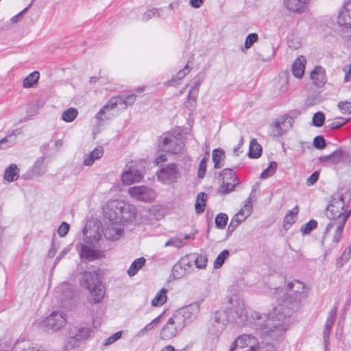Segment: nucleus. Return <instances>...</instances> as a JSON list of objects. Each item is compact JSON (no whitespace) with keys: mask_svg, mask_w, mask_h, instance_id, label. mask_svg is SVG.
<instances>
[{"mask_svg":"<svg viewBox=\"0 0 351 351\" xmlns=\"http://www.w3.org/2000/svg\"><path fill=\"white\" fill-rule=\"evenodd\" d=\"M104 236L107 240L113 241L123 236V223L134 221L137 211L132 204L121 200H112L106 203L104 208Z\"/></svg>","mask_w":351,"mask_h":351,"instance_id":"obj_1","label":"nucleus"},{"mask_svg":"<svg viewBox=\"0 0 351 351\" xmlns=\"http://www.w3.org/2000/svg\"><path fill=\"white\" fill-rule=\"evenodd\" d=\"M281 310L282 306L276 307L271 313L267 315L252 311L246 326L256 330L262 335L271 337L280 335L287 330V327L283 323L287 313H282Z\"/></svg>","mask_w":351,"mask_h":351,"instance_id":"obj_2","label":"nucleus"},{"mask_svg":"<svg viewBox=\"0 0 351 351\" xmlns=\"http://www.w3.org/2000/svg\"><path fill=\"white\" fill-rule=\"evenodd\" d=\"M200 306L192 303L177 310L168 319L160 331V337L169 340L176 337L187 324L195 320L199 315Z\"/></svg>","mask_w":351,"mask_h":351,"instance_id":"obj_3","label":"nucleus"},{"mask_svg":"<svg viewBox=\"0 0 351 351\" xmlns=\"http://www.w3.org/2000/svg\"><path fill=\"white\" fill-rule=\"evenodd\" d=\"M80 285L88 291L87 300L89 303H100L105 297L106 288L100 281L97 271H85L82 274Z\"/></svg>","mask_w":351,"mask_h":351,"instance_id":"obj_4","label":"nucleus"},{"mask_svg":"<svg viewBox=\"0 0 351 351\" xmlns=\"http://www.w3.org/2000/svg\"><path fill=\"white\" fill-rule=\"evenodd\" d=\"M351 199L350 191L346 190L344 193L334 197L326 210V215L330 220H341L346 217V221L351 214V208L348 209L347 202Z\"/></svg>","mask_w":351,"mask_h":351,"instance_id":"obj_5","label":"nucleus"},{"mask_svg":"<svg viewBox=\"0 0 351 351\" xmlns=\"http://www.w3.org/2000/svg\"><path fill=\"white\" fill-rule=\"evenodd\" d=\"M136 96L134 94L125 96H116L110 99V100L104 105L95 116V119L99 121L110 118V112L114 108L121 106L125 108L128 106H132L136 101Z\"/></svg>","mask_w":351,"mask_h":351,"instance_id":"obj_6","label":"nucleus"},{"mask_svg":"<svg viewBox=\"0 0 351 351\" xmlns=\"http://www.w3.org/2000/svg\"><path fill=\"white\" fill-rule=\"evenodd\" d=\"M277 294H285V302H298L306 298L308 295V291L305 285L299 280H294L287 284L285 290L282 288L276 289Z\"/></svg>","mask_w":351,"mask_h":351,"instance_id":"obj_7","label":"nucleus"},{"mask_svg":"<svg viewBox=\"0 0 351 351\" xmlns=\"http://www.w3.org/2000/svg\"><path fill=\"white\" fill-rule=\"evenodd\" d=\"M93 335V330L86 326H76L70 328L65 351H71ZM75 351V350H74Z\"/></svg>","mask_w":351,"mask_h":351,"instance_id":"obj_8","label":"nucleus"},{"mask_svg":"<svg viewBox=\"0 0 351 351\" xmlns=\"http://www.w3.org/2000/svg\"><path fill=\"white\" fill-rule=\"evenodd\" d=\"M158 147L172 154H182L184 150L182 141L171 133L161 135L158 139Z\"/></svg>","mask_w":351,"mask_h":351,"instance_id":"obj_9","label":"nucleus"},{"mask_svg":"<svg viewBox=\"0 0 351 351\" xmlns=\"http://www.w3.org/2000/svg\"><path fill=\"white\" fill-rule=\"evenodd\" d=\"M181 177V171L176 163L163 165L157 172L158 181L165 184H172Z\"/></svg>","mask_w":351,"mask_h":351,"instance_id":"obj_10","label":"nucleus"},{"mask_svg":"<svg viewBox=\"0 0 351 351\" xmlns=\"http://www.w3.org/2000/svg\"><path fill=\"white\" fill-rule=\"evenodd\" d=\"M231 319L230 315L225 310L215 312L210 319L208 332L213 335L218 337L225 329L226 325Z\"/></svg>","mask_w":351,"mask_h":351,"instance_id":"obj_11","label":"nucleus"},{"mask_svg":"<svg viewBox=\"0 0 351 351\" xmlns=\"http://www.w3.org/2000/svg\"><path fill=\"white\" fill-rule=\"evenodd\" d=\"M66 316L60 311L53 312L40 324V327L46 332H56L66 324Z\"/></svg>","mask_w":351,"mask_h":351,"instance_id":"obj_12","label":"nucleus"},{"mask_svg":"<svg viewBox=\"0 0 351 351\" xmlns=\"http://www.w3.org/2000/svg\"><path fill=\"white\" fill-rule=\"evenodd\" d=\"M128 192L131 198L143 202H151L156 197V191L144 185L130 187Z\"/></svg>","mask_w":351,"mask_h":351,"instance_id":"obj_13","label":"nucleus"},{"mask_svg":"<svg viewBox=\"0 0 351 351\" xmlns=\"http://www.w3.org/2000/svg\"><path fill=\"white\" fill-rule=\"evenodd\" d=\"M293 121V117L287 114L278 117L271 125L273 136L278 137L286 134L292 128Z\"/></svg>","mask_w":351,"mask_h":351,"instance_id":"obj_14","label":"nucleus"},{"mask_svg":"<svg viewBox=\"0 0 351 351\" xmlns=\"http://www.w3.org/2000/svg\"><path fill=\"white\" fill-rule=\"evenodd\" d=\"M230 311V317L232 321L241 326L247 325L250 315L243 301H237Z\"/></svg>","mask_w":351,"mask_h":351,"instance_id":"obj_15","label":"nucleus"},{"mask_svg":"<svg viewBox=\"0 0 351 351\" xmlns=\"http://www.w3.org/2000/svg\"><path fill=\"white\" fill-rule=\"evenodd\" d=\"M100 236L97 235L93 238V243L88 245L85 243H79L77 249L81 258L91 261L99 258V253L96 250V244L98 243Z\"/></svg>","mask_w":351,"mask_h":351,"instance_id":"obj_16","label":"nucleus"},{"mask_svg":"<svg viewBox=\"0 0 351 351\" xmlns=\"http://www.w3.org/2000/svg\"><path fill=\"white\" fill-rule=\"evenodd\" d=\"M232 346L245 351H258V341L254 336L242 335L232 342Z\"/></svg>","mask_w":351,"mask_h":351,"instance_id":"obj_17","label":"nucleus"},{"mask_svg":"<svg viewBox=\"0 0 351 351\" xmlns=\"http://www.w3.org/2000/svg\"><path fill=\"white\" fill-rule=\"evenodd\" d=\"M330 221L327 224L324 234L329 233L332 230H334V234L332 237V241L335 243H339L341 239L343 228L345 224L346 223V217H343V218L340 219V221L337 220H330Z\"/></svg>","mask_w":351,"mask_h":351,"instance_id":"obj_18","label":"nucleus"},{"mask_svg":"<svg viewBox=\"0 0 351 351\" xmlns=\"http://www.w3.org/2000/svg\"><path fill=\"white\" fill-rule=\"evenodd\" d=\"M143 178V173L134 167H127L121 173V181L125 185L139 182Z\"/></svg>","mask_w":351,"mask_h":351,"instance_id":"obj_19","label":"nucleus"},{"mask_svg":"<svg viewBox=\"0 0 351 351\" xmlns=\"http://www.w3.org/2000/svg\"><path fill=\"white\" fill-rule=\"evenodd\" d=\"M337 313V307H333L328 313L327 319L324 326L323 331V339L326 349L329 343V337L330 334L331 328L335 322Z\"/></svg>","mask_w":351,"mask_h":351,"instance_id":"obj_20","label":"nucleus"},{"mask_svg":"<svg viewBox=\"0 0 351 351\" xmlns=\"http://www.w3.org/2000/svg\"><path fill=\"white\" fill-rule=\"evenodd\" d=\"M62 145L63 141L61 139L51 140L49 142L45 143L41 147V151L44 156L46 158L56 154L62 147Z\"/></svg>","mask_w":351,"mask_h":351,"instance_id":"obj_21","label":"nucleus"},{"mask_svg":"<svg viewBox=\"0 0 351 351\" xmlns=\"http://www.w3.org/2000/svg\"><path fill=\"white\" fill-rule=\"evenodd\" d=\"M338 23L346 28L351 27V0H349L338 16Z\"/></svg>","mask_w":351,"mask_h":351,"instance_id":"obj_22","label":"nucleus"},{"mask_svg":"<svg viewBox=\"0 0 351 351\" xmlns=\"http://www.w3.org/2000/svg\"><path fill=\"white\" fill-rule=\"evenodd\" d=\"M284 4L290 12L302 13L307 5V0H284Z\"/></svg>","mask_w":351,"mask_h":351,"instance_id":"obj_23","label":"nucleus"},{"mask_svg":"<svg viewBox=\"0 0 351 351\" xmlns=\"http://www.w3.org/2000/svg\"><path fill=\"white\" fill-rule=\"evenodd\" d=\"M311 78L315 86L322 87L326 82L324 69L322 66H316L311 73Z\"/></svg>","mask_w":351,"mask_h":351,"instance_id":"obj_24","label":"nucleus"},{"mask_svg":"<svg viewBox=\"0 0 351 351\" xmlns=\"http://www.w3.org/2000/svg\"><path fill=\"white\" fill-rule=\"evenodd\" d=\"M306 58L304 56L298 57L292 66V73L298 78H301L304 72Z\"/></svg>","mask_w":351,"mask_h":351,"instance_id":"obj_25","label":"nucleus"},{"mask_svg":"<svg viewBox=\"0 0 351 351\" xmlns=\"http://www.w3.org/2000/svg\"><path fill=\"white\" fill-rule=\"evenodd\" d=\"M104 154L102 147H97L92 152L86 156L84 159V165L86 166H91L95 160L99 159Z\"/></svg>","mask_w":351,"mask_h":351,"instance_id":"obj_26","label":"nucleus"},{"mask_svg":"<svg viewBox=\"0 0 351 351\" xmlns=\"http://www.w3.org/2000/svg\"><path fill=\"white\" fill-rule=\"evenodd\" d=\"M190 69L188 65L185 66L183 69L178 71L176 76L165 82L166 86H177L180 84L182 79L189 73Z\"/></svg>","mask_w":351,"mask_h":351,"instance_id":"obj_27","label":"nucleus"},{"mask_svg":"<svg viewBox=\"0 0 351 351\" xmlns=\"http://www.w3.org/2000/svg\"><path fill=\"white\" fill-rule=\"evenodd\" d=\"M252 204L250 200V198H248L243 206L241 208V210L234 215V217L241 221H243L247 217H248L252 213Z\"/></svg>","mask_w":351,"mask_h":351,"instance_id":"obj_28","label":"nucleus"},{"mask_svg":"<svg viewBox=\"0 0 351 351\" xmlns=\"http://www.w3.org/2000/svg\"><path fill=\"white\" fill-rule=\"evenodd\" d=\"M4 179L8 182H13L19 178V169L15 164H11L5 171Z\"/></svg>","mask_w":351,"mask_h":351,"instance_id":"obj_29","label":"nucleus"},{"mask_svg":"<svg viewBox=\"0 0 351 351\" xmlns=\"http://www.w3.org/2000/svg\"><path fill=\"white\" fill-rule=\"evenodd\" d=\"M45 156L38 158L34 162L32 173L35 176H41L46 171V166L45 165Z\"/></svg>","mask_w":351,"mask_h":351,"instance_id":"obj_30","label":"nucleus"},{"mask_svg":"<svg viewBox=\"0 0 351 351\" xmlns=\"http://www.w3.org/2000/svg\"><path fill=\"white\" fill-rule=\"evenodd\" d=\"M146 260L143 257L134 260L128 269V274L130 276H134L145 264Z\"/></svg>","mask_w":351,"mask_h":351,"instance_id":"obj_31","label":"nucleus"},{"mask_svg":"<svg viewBox=\"0 0 351 351\" xmlns=\"http://www.w3.org/2000/svg\"><path fill=\"white\" fill-rule=\"evenodd\" d=\"M213 161L215 169H220L223 166L221 163L225 159V152L221 149H215L213 152Z\"/></svg>","mask_w":351,"mask_h":351,"instance_id":"obj_32","label":"nucleus"},{"mask_svg":"<svg viewBox=\"0 0 351 351\" xmlns=\"http://www.w3.org/2000/svg\"><path fill=\"white\" fill-rule=\"evenodd\" d=\"M167 292L166 289H161L152 300V305L153 306H160L163 305L167 301Z\"/></svg>","mask_w":351,"mask_h":351,"instance_id":"obj_33","label":"nucleus"},{"mask_svg":"<svg viewBox=\"0 0 351 351\" xmlns=\"http://www.w3.org/2000/svg\"><path fill=\"white\" fill-rule=\"evenodd\" d=\"M58 289L61 292L62 300L71 298L74 295L73 287L66 282L61 284Z\"/></svg>","mask_w":351,"mask_h":351,"instance_id":"obj_34","label":"nucleus"},{"mask_svg":"<svg viewBox=\"0 0 351 351\" xmlns=\"http://www.w3.org/2000/svg\"><path fill=\"white\" fill-rule=\"evenodd\" d=\"M262 147L257 143L256 139L251 141L250 144V149L248 152L249 157L252 158H258L261 155Z\"/></svg>","mask_w":351,"mask_h":351,"instance_id":"obj_35","label":"nucleus"},{"mask_svg":"<svg viewBox=\"0 0 351 351\" xmlns=\"http://www.w3.org/2000/svg\"><path fill=\"white\" fill-rule=\"evenodd\" d=\"M207 195L205 193H200L197 195L195 204V212L200 214L204 212L206 206Z\"/></svg>","mask_w":351,"mask_h":351,"instance_id":"obj_36","label":"nucleus"},{"mask_svg":"<svg viewBox=\"0 0 351 351\" xmlns=\"http://www.w3.org/2000/svg\"><path fill=\"white\" fill-rule=\"evenodd\" d=\"M40 77L39 72L34 71L29 74L24 80L23 82V86L25 88H30L36 84Z\"/></svg>","mask_w":351,"mask_h":351,"instance_id":"obj_37","label":"nucleus"},{"mask_svg":"<svg viewBox=\"0 0 351 351\" xmlns=\"http://www.w3.org/2000/svg\"><path fill=\"white\" fill-rule=\"evenodd\" d=\"M161 317H162V315H160L158 316L157 317H156L155 319H154L151 322L147 324L143 328H142L141 330H139L137 333V335L138 337H143L145 335V334H146L149 331L152 330L154 328H155L158 325V324L160 322Z\"/></svg>","mask_w":351,"mask_h":351,"instance_id":"obj_38","label":"nucleus"},{"mask_svg":"<svg viewBox=\"0 0 351 351\" xmlns=\"http://www.w3.org/2000/svg\"><path fill=\"white\" fill-rule=\"evenodd\" d=\"M78 114L77 109L69 108L62 114L61 119L65 122L70 123L75 120Z\"/></svg>","mask_w":351,"mask_h":351,"instance_id":"obj_39","label":"nucleus"},{"mask_svg":"<svg viewBox=\"0 0 351 351\" xmlns=\"http://www.w3.org/2000/svg\"><path fill=\"white\" fill-rule=\"evenodd\" d=\"M223 184L219 189V193L221 194L229 193L234 191L236 185L238 184V182H232L228 181L226 180H222Z\"/></svg>","mask_w":351,"mask_h":351,"instance_id":"obj_40","label":"nucleus"},{"mask_svg":"<svg viewBox=\"0 0 351 351\" xmlns=\"http://www.w3.org/2000/svg\"><path fill=\"white\" fill-rule=\"evenodd\" d=\"M13 351H40L36 347L31 346L25 341H18L14 347Z\"/></svg>","mask_w":351,"mask_h":351,"instance_id":"obj_41","label":"nucleus"},{"mask_svg":"<svg viewBox=\"0 0 351 351\" xmlns=\"http://www.w3.org/2000/svg\"><path fill=\"white\" fill-rule=\"evenodd\" d=\"M297 217L294 215L293 210H290L285 217L283 222V228L288 230L295 222Z\"/></svg>","mask_w":351,"mask_h":351,"instance_id":"obj_42","label":"nucleus"},{"mask_svg":"<svg viewBox=\"0 0 351 351\" xmlns=\"http://www.w3.org/2000/svg\"><path fill=\"white\" fill-rule=\"evenodd\" d=\"M258 40V36L256 33H251L247 36L245 40L244 49H242L244 51L245 49H249L252 47L254 43Z\"/></svg>","mask_w":351,"mask_h":351,"instance_id":"obj_43","label":"nucleus"},{"mask_svg":"<svg viewBox=\"0 0 351 351\" xmlns=\"http://www.w3.org/2000/svg\"><path fill=\"white\" fill-rule=\"evenodd\" d=\"M278 164L276 162H270L269 167L264 170L261 174V179H266L271 176H273L277 169Z\"/></svg>","mask_w":351,"mask_h":351,"instance_id":"obj_44","label":"nucleus"},{"mask_svg":"<svg viewBox=\"0 0 351 351\" xmlns=\"http://www.w3.org/2000/svg\"><path fill=\"white\" fill-rule=\"evenodd\" d=\"M186 244L184 239L178 237H172L169 239L165 244V247L173 246L177 248H180Z\"/></svg>","mask_w":351,"mask_h":351,"instance_id":"obj_45","label":"nucleus"},{"mask_svg":"<svg viewBox=\"0 0 351 351\" xmlns=\"http://www.w3.org/2000/svg\"><path fill=\"white\" fill-rule=\"evenodd\" d=\"M228 256L229 251L228 250H223L215 259L214 262V267L216 269L221 267Z\"/></svg>","mask_w":351,"mask_h":351,"instance_id":"obj_46","label":"nucleus"},{"mask_svg":"<svg viewBox=\"0 0 351 351\" xmlns=\"http://www.w3.org/2000/svg\"><path fill=\"white\" fill-rule=\"evenodd\" d=\"M220 176L222 177V180H226L228 181L235 182L237 180V176L231 169H226L223 170L221 173Z\"/></svg>","mask_w":351,"mask_h":351,"instance_id":"obj_47","label":"nucleus"},{"mask_svg":"<svg viewBox=\"0 0 351 351\" xmlns=\"http://www.w3.org/2000/svg\"><path fill=\"white\" fill-rule=\"evenodd\" d=\"M228 215L225 213L218 214L215 218V224L218 228L223 229L228 221Z\"/></svg>","mask_w":351,"mask_h":351,"instance_id":"obj_48","label":"nucleus"},{"mask_svg":"<svg viewBox=\"0 0 351 351\" xmlns=\"http://www.w3.org/2000/svg\"><path fill=\"white\" fill-rule=\"evenodd\" d=\"M348 121V119L343 117H337L328 123V127L330 129H338L342 125H345Z\"/></svg>","mask_w":351,"mask_h":351,"instance_id":"obj_49","label":"nucleus"},{"mask_svg":"<svg viewBox=\"0 0 351 351\" xmlns=\"http://www.w3.org/2000/svg\"><path fill=\"white\" fill-rule=\"evenodd\" d=\"M208 160V156H204V158L201 160V161L199 162L198 171H197V177L199 178L202 179L205 176V173L206 171V162H207Z\"/></svg>","mask_w":351,"mask_h":351,"instance_id":"obj_50","label":"nucleus"},{"mask_svg":"<svg viewBox=\"0 0 351 351\" xmlns=\"http://www.w3.org/2000/svg\"><path fill=\"white\" fill-rule=\"evenodd\" d=\"M325 121V116L322 112H316L312 119V123L316 127H321L323 125Z\"/></svg>","mask_w":351,"mask_h":351,"instance_id":"obj_51","label":"nucleus"},{"mask_svg":"<svg viewBox=\"0 0 351 351\" xmlns=\"http://www.w3.org/2000/svg\"><path fill=\"white\" fill-rule=\"evenodd\" d=\"M317 226V221L311 219L301 228V231L304 234H309L313 230L316 228Z\"/></svg>","mask_w":351,"mask_h":351,"instance_id":"obj_52","label":"nucleus"},{"mask_svg":"<svg viewBox=\"0 0 351 351\" xmlns=\"http://www.w3.org/2000/svg\"><path fill=\"white\" fill-rule=\"evenodd\" d=\"M173 274L176 278H181L186 274V271L178 264H176L173 267Z\"/></svg>","mask_w":351,"mask_h":351,"instance_id":"obj_53","label":"nucleus"},{"mask_svg":"<svg viewBox=\"0 0 351 351\" xmlns=\"http://www.w3.org/2000/svg\"><path fill=\"white\" fill-rule=\"evenodd\" d=\"M339 110L343 114H350L351 113V102L350 101H340L337 105Z\"/></svg>","mask_w":351,"mask_h":351,"instance_id":"obj_54","label":"nucleus"},{"mask_svg":"<svg viewBox=\"0 0 351 351\" xmlns=\"http://www.w3.org/2000/svg\"><path fill=\"white\" fill-rule=\"evenodd\" d=\"M207 258L204 255H199L194 261L195 265L198 269H204L207 264Z\"/></svg>","mask_w":351,"mask_h":351,"instance_id":"obj_55","label":"nucleus"},{"mask_svg":"<svg viewBox=\"0 0 351 351\" xmlns=\"http://www.w3.org/2000/svg\"><path fill=\"white\" fill-rule=\"evenodd\" d=\"M156 16L158 17V16H160V14L158 13V10L154 8V9L148 10L147 11H146L143 14V15L142 16V19L144 21H147L148 20H149L154 17H156Z\"/></svg>","mask_w":351,"mask_h":351,"instance_id":"obj_56","label":"nucleus"},{"mask_svg":"<svg viewBox=\"0 0 351 351\" xmlns=\"http://www.w3.org/2000/svg\"><path fill=\"white\" fill-rule=\"evenodd\" d=\"M343 156V152L342 149H338L335 150L330 154L331 163L335 164V163L339 162L341 161V160L342 159Z\"/></svg>","mask_w":351,"mask_h":351,"instance_id":"obj_57","label":"nucleus"},{"mask_svg":"<svg viewBox=\"0 0 351 351\" xmlns=\"http://www.w3.org/2000/svg\"><path fill=\"white\" fill-rule=\"evenodd\" d=\"M313 145L318 149H322L326 146V141L323 136H317L313 140Z\"/></svg>","mask_w":351,"mask_h":351,"instance_id":"obj_58","label":"nucleus"},{"mask_svg":"<svg viewBox=\"0 0 351 351\" xmlns=\"http://www.w3.org/2000/svg\"><path fill=\"white\" fill-rule=\"evenodd\" d=\"M121 335H122V332L121 331L115 332L114 334L110 336L108 339H106V340L104 343V344L105 346H108V345L113 343L114 342H115L116 341H117L118 339H119L121 338Z\"/></svg>","mask_w":351,"mask_h":351,"instance_id":"obj_59","label":"nucleus"},{"mask_svg":"<svg viewBox=\"0 0 351 351\" xmlns=\"http://www.w3.org/2000/svg\"><path fill=\"white\" fill-rule=\"evenodd\" d=\"M343 72L344 73L343 82H348L351 81V64H346L343 67Z\"/></svg>","mask_w":351,"mask_h":351,"instance_id":"obj_60","label":"nucleus"},{"mask_svg":"<svg viewBox=\"0 0 351 351\" xmlns=\"http://www.w3.org/2000/svg\"><path fill=\"white\" fill-rule=\"evenodd\" d=\"M179 263L186 272L192 267V261L188 256L182 258Z\"/></svg>","mask_w":351,"mask_h":351,"instance_id":"obj_61","label":"nucleus"},{"mask_svg":"<svg viewBox=\"0 0 351 351\" xmlns=\"http://www.w3.org/2000/svg\"><path fill=\"white\" fill-rule=\"evenodd\" d=\"M319 173L318 171H315L311 176H310L306 181L307 186L313 185L318 180Z\"/></svg>","mask_w":351,"mask_h":351,"instance_id":"obj_62","label":"nucleus"},{"mask_svg":"<svg viewBox=\"0 0 351 351\" xmlns=\"http://www.w3.org/2000/svg\"><path fill=\"white\" fill-rule=\"evenodd\" d=\"M69 230V225L66 222H62L58 228V234L60 237H64Z\"/></svg>","mask_w":351,"mask_h":351,"instance_id":"obj_63","label":"nucleus"},{"mask_svg":"<svg viewBox=\"0 0 351 351\" xmlns=\"http://www.w3.org/2000/svg\"><path fill=\"white\" fill-rule=\"evenodd\" d=\"M258 351H275V347L271 343H266L261 346L258 343Z\"/></svg>","mask_w":351,"mask_h":351,"instance_id":"obj_64","label":"nucleus"}]
</instances>
